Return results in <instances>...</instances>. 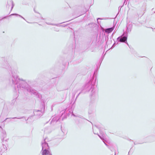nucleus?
<instances>
[{
	"label": "nucleus",
	"instance_id": "24",
	"mask_svg": "<svg viewBox=\"0 0 155 155\" xmlns=\"http://www.w3.org/2000/svg\"><path fill=\"white\" fill-rule=\"evenodd\" d=\"M6 17H4V18H2V19H4V18H6Z\"/></svg>",
	"mask_w": 155,
	"mask_h": 155
},
{
	"label": "nucleus",
	"instance_id": "9",
	"mask_svg": "<svg viewBox=\"0 0 155 155\" xmlns=\"http://www.w3.org/2000/svg\"><path fill=\"white\" fill-rule=\"evenodd\" d=\"M11 5L12 6V7L11 9V11H12L14 5L12 0H9L8 1L7 4L6 6V8H9L10 6Z\"/></svg>",
	"mask_w": 155,
	"mask_h": 155
},
{
	"label": "nucleus",
	"instance_id": "1",
	"mask_svg": "<svg viewBox=\"0 0 155 155\" xmlns=\"http://www.w3.org/2000/svg\"><path fill=\"white\" fill-rule=\"evenodd\" d=\"M5 68L11 71L12 74V77L11 78L10 80L12 81V85L14 86V87H15V85H17V88L19 91L21 90L26 89L31 94H33L40 98L41 97V95L39 94L36 91L33 89L29 86L25 80L18 78L17 71L16 70H12V68L10 66H8Z\"/></svg>",
	"mask_w": 155,
	"mask_h": 155
},
{
	"label": "nucleus",
	"instance_id": "7",
	"mask_svg": "<svg viewBox=\"0 0 155 155\" xmlns=\"http://www.w3.org/2000/svg\"><path fill=\"white\" fill-rule=\"evenodd\" d=\"M91 99L92 100H96L98 98V92L97 91H91Z\"/></svg>",
	"mask_w": 155,
	"mask_h": 155
},
{
	"label": "nucleus",
	"instance_id": "3",
	"mask_svg": "<svg viewBox=\"0 0 155 155\" xmlns=\"http://www.w3.org/2000/svg\"><path fill=\"white\" fill-rule=\"evenodd\" d=\"M41 106V108L40 109H35L33 111L34 115L37 116L38 117H41L42 115L45 111V104H43Z\"/></svg>",
	"mask_w": 155,
	"mask_h": 155
},
{
	"label": "nucleus",
	"instance_id": "27",
	"mask_svg": "<svg viewBox=\"0 0 155 155\" xmlns=\"http://www.w3.org/2000/svg\"><path fill=\"white\" fill-rule=\"evenodd\" d=\"M8 118H6L5 120V121L7 119H8Z\"/></svg>",
	"mask_w": 155,
	"mask_h": 155
},
{
	"label": "nucleus",
	"instance_id": "11",
	"mask_svg": "<svg viewBox=\"0 0 155 155\" xmlns=\"http://www.w3.org/2000/svg\"><path fill=\"white\" fill-rule=\"evenodd\" d=\"M114 27L113 26L112 27L106 28L105 29V32L108 34L111 33L114 29Z\"/></svg>",
	"mask_w": 155,
	"mask_h": 155
},
{
	"label": "nucleus",
	"instance_id": "12",
	"mask_svg": "<svg viewBox=\"0 0 155 155\" xmlns=\"http://www.w3.org/2000/svg\"><path fill=\"white\" fill-rule=\"evenodd\" d=\"M44 132L46 133H49L51 132V130L49 127L45 128L44 129Z\"/></svg>",
	"mask_w": 155,
	"mask_h": 155
},
{
	"label": "nucleus",
	"instance_id": "18",
	"mask_svg": "<svg viewBox=\"0 0 155 155\" xmlns=\"http://www.w3.org/2000/svg\"><path fill=\"white\" fill-rule=\"evenodd\" d=\"M66 110V109H65L64 110V111H63V112L61 113V114H62L61 115H62L63 114L64 112H65Z\"/></svg>",
	"mask_w": 155,
	"mask_h": 155
},
{
	"label": "nucleus",
	"instance_id": "6",
	"mask_svg": "<svg viewBox=\"0 0 155 155\" xmlns=\"http://www.w3.org/2000/svg\"><path fill=\"white\" fill-rule=\"evenodd\" d=\"M47 138H46L42 142V150H48L49 149V146L48 145V143H47V142L48 141L47 140Z\"/></svg>",
	"mask_w": 155,
	"mask_h": 155
},
{
	"label": "nucleus",
	"instance_id": "33",
	"mask_svg": "<svg viewBox=\"0 0 155 155\" xmlns=\"http://www.w3.org/2000/svg\"><path fill=\"white\" fill-rule=\"evenodd\" d=\"M134 144H136L135 143H134Z\"/></svg>",
	"mask_w": 155,
	"mask_h": 155
},
{
	"label": "nucleus",
	"instance_id": "31",
	"mask_svg": "<svg viewBox=\"0 0 155 155\" xmlns=\"http://www.w3.org/2000/svg\"><path fill=\"white\" fill-rule=\"evenodd\" d=\"M115 154H116V152H115V154H114V155H115Z\"/></svg>",
	"mask_w": 155,
	"mask_h": 155
},
{
	"label": "nucleus",
	"instance_id": "5",
	"mask_svg": "<svg viewBox=\"0 0 155 155\" xmlns=\"http://www.w3.org/2000/svg\"><path fill=\"white\" fill-rule=\"evenodd\" d=\"M61 116L60 115H55L51 117L52 120L50 123L52 125L55 124L57 123H59L61 121Z\"/></svg>",
	"mask_w": 155,
	"mask_h": 155
},
{
	"label": "nucleus",
	"instance_id": "32",
	"mask_svg": "<svg viewBox=\"0 0 155 155\" xmlns=\"http://www.w3.org/2000/svg\"><path fill=\"white\" fill-rule=\"evenodd\" d=\"M131 31V29H130L129 31Z\"/></svg>",
	"mask_w": 155,
	"mask_h": 155
},
{
	"label": "nucleus",
	"instance_id": "23",
	"mask_svg": "<svg viewBox=\"0 0 155 155\" xmlns=\"http://www.w3.org/2000/svg\"><path fill=\"white\" fill-rule=\"evenodd\" d=\"M34 12H35L37 13V12L36 11H35V8H34Z\"/></svg>",
	"mask_w": 155,
	"mask_h": 155
},
{
	"label": "nucleus",
	"instance_id": "21",
	"mask_svg": "<svg viewBox=\"0 0 155 155\" xmlns=\"http://www.w3.org/2000/svg\"><path fill=\"white\" fill-rule=\"evenodd\" d=\"M72 115L74 117H76V115L75 114H74L73 112L72 113Z\"/></svg>",
	"mask_w": 155,
	"mask_h": 155
},
{
	"label": "nucleus",
	"instance_id": "8",
	"mask_svg": "<svg viewBox=\"0 0 155 155\" xmlns=\"http://www.w3.org/2000/svg\"><path fill=\"white\" fill-rule=\"evenodd\" d=\"M0 131L1 132V138L2 141H3L4 140V138L6 136V134L5 132V131L3 130V129H2V127L0 126Z\"/></svg>",
	"mask_w": 155,
	"mask_h": 155
},
{
	"label": "nucleus",
	"instance_id": "16",
	"mask_svg": "<svg viewBox=\"0 0 155 155\" xmlns=\"http://www.w3.org/2000/svg\"><path fill=\"white\" fill-rule=\"evenodd\" d=\"M46 23L48 25H54V24H53V23H49V22H46Z\"/></svg>",
	"mask_w": 155,
	"mask_h": 155
},
{
	"label": "nucleus",
	"instance_id": "2",
	"mask_svg": "<svg viewBox=\"0 0 155 155\" xmlns=\"http://www.w3.org/2000/svg\"><path fill=\"white\" fill-rule=\"evenodd\" d=\"M94 76H92L91 79L86 82L82 87L81 90L83 92H88L91 90L93 91L94 90V83L93 81Z\"/></svg>",
	"mask_w": 155,
	"mask_h": 155
},
{
	"label": "nucleus",
	"instance_id": "34",
	"mask_svg": "<svg viewBox=\"0 0 155 155\" xmlns=\"http://www.w3.org/2000/svg\"><path fill=\"white\" fill-rule=\"evenodd\" d=\"M18 119H20V118H18Z\"/></svg>",
	"mask_w": 155,
	"mask_h": 155
},
{
	"label": "nucleus",
	"instance_id": "25",
	"mask_svg": "<svg viewBox=\"0 0 155 155\" xmlns=\"http://www.w3.org/2000/svg\"><path fill=\"white\" fill-rule=\"evenodd\" d=\"M73 94H74V95H75V93H74H74H73Z\"/></svg>",
	"mask_w": 155,
	"mask_h": 155
},
{
	"label": "nucleus",
	"instance_id": "30",
	"mask_svg": "<svg viewBox=\"0 0 155 155\" xmlns=\"http://www.w3.org/2000/svg\"><path fill=\"white\" fill-rule=\"evenodd\" d=\"M94 134H96V133H95L94 132Z\"/></svg>",
	"mask_w": 155,
	"mask_h": 155
},
{
	"label": "nucleus",
	"instance_id": "15",
	"mask_svg": "<svg viewBox=\"0 0 155 155\" xmlns=\"http://www.w3.org/2000/svg\"><path fill=\"white\" fill-rule=\"evenodd\" d=\"M63 23V22H62V23H60L59 24H54V25H55V26H62V25H60V24H61L62 23Z\"/></svg>",
	"mask_w": 155,
	"mask_h": 155
},
{
	"label": "nucleus",
	"instance_id": "19",
	"mask_svg": "<svg viewBox=\"0 0 155 155\" xmlns=\"http://www.w3.org/2000/svg\"><path fill=\"white\" fill-rule=\"evenodd\" d=\"M127 32H129V30L128 27V26H127Z\"/></svg>",
	"mask_w": 155,
	"mask_h": 155
},
{
	"label": "nucleus",
	"instance_id": "10",
	"mask_svg": "<svg viewBox=\"0 0 155 155\" xmlns=\"http://www.w3.org/2000/svg\"><path fill=\"white\" fill-rule=\"evenodd\" d=\"M42 155H52V154L48 150H42Z\"/></svg>",
	"mask_w": 155,
	"mask_h": 155
},
{
	"label": "nucleus",
	"instance_id": "20",
	"mask_svg": "<svg viewBox=\"0 0 155 155\" xmlns=\"http://www.w3.org/2000/svg\"><path fill=\"white\" fill-rule=\"evenodd\" d=\"M98 19H102V18H98L97 19V22L98 23Z\"/></svg>",
	"mask_w": 155,
	"mask_h": 155
},
{
	"label": "nucleus",
	"instance_id": "22",
	"mask_svg": "<svg viewBox=\"0 0 155 155\" xmlns=\"http://www.w3.org/2000/svg\"><path fill=\"white\" fill-rule=\"evenodd\" d=\"M41 18L42 20H44L45 19L43 18V17L42 16L41 17Z\"/></svg>",
	"mask_w": 155,
	"mask_h": 155
},
{
	"label": "nucleus",
	"instance_id": "29",
	"mask_svg": "<svg viewBox=\"0 0 155 155\" xmlns=\"http://www.w3.org/2000/svg\"><path fill=\"white\" fill-rule=\"evenodd\" d=\"M80 93H81V92H80V93H79V94H78V95L80 94Z\"/></svg>",
	"mask_w": 155,
	"mask_h": 155
},
{
	"label": "nucleus",
	"instance_id": "17",
	"mask_svg": "<svg viewBox=\"0 0 155 155\" xmlns=\"http://www.w3.org/2000/svg\"><path fill=\"white\" fill-rule=\"evenodd\" d=\"M54 28V30L56 31H59V29H58V28Z\"/></svg>",
	"mask_w": 155,
	"mask_h": 155
},
{
	"label": "nucleus",
	"instance_id": "4",
	"mask_svg": "<svg viewBox=\"0 0 155 155\" xmlns=\"http://www.w3.org/2000/svg\"><path fill=\"white\" fill-rule=\"evenodd\" d=\"M127 34L126 33V34L125 35V32H124L122 35L119 37L117 38V40L118 41L120 42H124L127 44V45H128V44L127 42Z\"/></svg>",
	"mask_w": 155,
	"mask_h": 155
},
{
	"label": "nucleus",
	"instance_id": "26",
	"mask_svg": "<svg viewBox=\"0 0 155 155\" xmlns=\"http://www.w3.org/2000/svg\"><path fill=\"white\" fill-rule=\"evenodd\" d=\"M126 0H125V1H124V4L125 3V2L126 1Z\"/></svg>",
	"mask_w": 155,
	"mask_h": 155
},
{
	"label": "nucleus",
	"instance_id": "28",
	"mask_svg": "<svg viewBox=\"0 0 155 155\" xmlns=\"http://www.w3.org/2000/svg\"><path fill=\"white\" fill-rule=\"evenodd\" d=\"M17 118L16 117H14V118H12L14 119V118Z\"/></svg>",
	"mask_w": 155,
	"mask_h": 155
},
{
	"label": "nucleus",
	"instance_id": "14",
	"mask_svg": "<svg viewBox=\"0 0 155 155\" xmlns=\"http://www.w3.org/2000/svg\"><path fill=\"white\" fill-rule=\"evenodd\" d=\"M16 15V16H19V17L21 18H22L24 20H25V18H23V17H22L21 16V15H18V14H12L11 15H10V16L11 15Z\"/></svg>",
	"mask_w": 155,
	"mask_h": 155
},
{
	"label": "nucleus",
	"instance_id": "13",
	"mask_svg": "<svg viewBox=\"0 0 155 155\" xmlns=\"http://www.w3.org/2000/svg\"><path fill=\"white\" fill-rule=\"evenodd\" d=\"M97 135H98V136L100 137V138L102 140H103V142L104 143V144H105V145L107 146H108V145H107V144L106 143H105V142L104 141V134H103L102 135V136H101L100 135H99L98 134H97Z\"/></svg>",
	"mask_w": 155,
	"mask_h": 155
}]
</instances>
